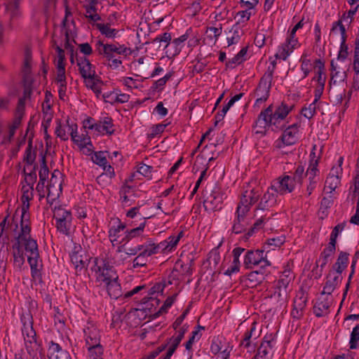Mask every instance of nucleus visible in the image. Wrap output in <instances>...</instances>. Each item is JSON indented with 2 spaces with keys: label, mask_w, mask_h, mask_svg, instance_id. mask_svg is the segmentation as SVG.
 I'll return each mask as SVG.
<instances>
[{
  "label": "nucleus",
  "mask_w": 359,
  "mask_h": 359,
  "mask_svg": "<svg viewBox=\"0 0 359 359\" xmlns=\"http://www.w3.org/2000/svg\"><path fill=\"white\" fill-rule=\"evenodd\" d=\"M273 339H264L259 346L254 359H265L273 349Z\"/></svg>",
  "instance_id": "nucleus-36"
},
{
  "label": "nucleus",
  "mask_w": 359,
  "mask_h": 359,
  "mask_svg": "<svg viewBox=\"0 0 359 359\" xmlns=\"http://www.w3.org/2000/svg\"><path fill=\"white\" fill-rule=\"evenodd\" d=\"M300 62L301 69L303 72L302 79H304L309 74L312 69L314 68L315 65H313L311 60L306 58V55L305 54L302 56Z\"/></svg>",
  "instance_id": "nucleus-46"
},
{
  "label": "nucleus",
  "mask_w": 359,
  "mask_h": 359,
  "mask_svg": "<svg viewBox=\"0 0 359 359\" xmlns=\"http://www.w3.org/2000/svg\"><path fill=\"white\" fill-rule=\"evenodd\" d=\"M264 219L263 218H260L257 219L252 225V226L250 227V229L245 233L244 236V240L247 241L249 237H250L252 233H254L255 229H258L261 228L264 224Z\"/></svg>",
  "instance_id": "nucleus-62"
},
{
  "label": "nucleus",
  "mask_w": 359,
  "mask_h": 359,
  "mask_svg": "<svg viewBox=\"0 0 359 359\" xmlns=\"http://www.w3.org/2000/svg\"><path fill=\"white\" fill-rule=\"evenodd\" d=\"M245 210L237 208L236 210V218L235 219L233 226L232 232L238 234L243 233L246 231L247 226L249 224V221L247 217V212H245Z\"/></svg>",
  "instance_id": "nucleus-19"
},
{
  "label": "nucleus",
  "mask_w": 359,
  "mask_h": 359,
  "mask_svg": "<svg viewBox=\"0 0 359 359\" xmlns=\"http://www.w3.org/2000/svg\"><path fill=\"white\" fill-rule=\"evenodd\" d=\"M293 263L287 262L283 266V271L281 272L278 283L282 287H287L289 284L294 279L293 273Z\"/></svg>",
  "instance_id": "nucleus-26"
},
{
  "label": "nucleus",
  "mask_w": 359,
  "mask_h": 359,
  "mask_svg": "<svg viewBox=\"0 0 359 359\" xmlns=\"http://www.w3.org/2000/svg\"><path fill=\"white\" fill-rule=\"evenodd\" d=\"M353 69L356 75H359V42H355L353 60Z\"/></svg>",
  "instance_id": "nucleus-63"
},
{
  "label": "nucleus",
  "mask_w": 359,
  "mask_h": 359,
  "mask_svg": "<svg viewBox=\"0 0 359 359\" xmlns=\"http://www.w3.org/2000/svg\"><path fill=\"white\" fill-rule=\"evenodd\" d=\"M21 331L24 338L25 349L29 355H32L39 346L36 331L34 327L22 330Z\"/></svg>",
  "instance_id": "nucleus-17"
},
{
  "label": "nucleus",
  "mask_w": 359,
  "mask_h": 359,
  "mask_svg": "<svg viewBox=\"0 0 359 359\" xmlns=\"http://www.w3.org/2000/svg\"><path fill=\"white\" fill-rule=\"evenodd\" d=\"M331 33L334 35H337L340 37V40L344 41H346V29L344 26L342 25L341 20H338L333 23Z\"/></svg>",
  "instance_id": "nucleus-43"
},
{
  "label": "nucleus",
  "mask_w": 359,
  "mask_h": 359,
  "mask_svg": "<svg viewBox=\"0 0 359 359\" xmlns=\"http://www.w3.org/2000/svg\"><path fill=\"white\" fill-rule=\"evenodd\" d=\"M185 331H186V330L184 329L183 327H182L178 331V332L176 334V335L172 336L170 339L169 343H170V346L169 348H173V350H175V351L176 350V348H177L178 345L180 344V343L181 342L182 339L184 337Z\"/></svg>",
  "instance_id": "nucleus-52"
},
{
  "label": "nucleus",
  "mask_w": 359,
  "mask_h": 359,
  "mask_svg": "<svg viewBox=\"0 0 359 359\" xmlns=\"http://www.w3.org/2000/svg\"><path fill=\"white\" fill-rule=\"evenodd\" d=\"M298 126L292 124L287 127L283 132L280 140L276 141V147L282 149L284 146L292 145L298 140Z\"/></svg>",
  "instance_id": "nucleus-12"
},
{
  "label": "nucleus",
  "mask_w": 359,
  "mask_h": 359,
  "mask_svg": "<svg viewBox=\"0 0 359 359\" xmlns=\"http://www.w3.org/2000/svg\"><path fill=\"white\" fill-rule=\"evenodd\" d=\"M315 76L312 79L313 86L315 88L314 97L319 100L325 88L326 76L325 75V65L320 60H315Z\"/></svg>",
  "instance_id": "nucleus-5"
},
{
  "label": "nucleus",
  "mask_w": 359,
  "mask_h": 359,
  "mask_svg": "<svg viewBox=\"0 0 359 359\" xmlns=\"http://www.w3.org/2000/svg\"><path fill=\"white\" fill-rule=\"evenodd\" d=\"M175 296L176 295L167 298V299L165 301L163 305L161 307V309L157 312L154 313V318L159 316L161 313L167 311L168 309L172 305L175 299Z\"/></svg>",
  "instance_id": "nucleus-59"
},
{
  "label": "nucleus",
  "mask_w": 359,
  "mask_h": 359,
  "mask_svg": "<svg viewBox=\"0 0 359 359\" xmlns=\"http://www.w3.org/2000/svg\"><path fill=\"white\" fill-rule=\"evenodd\" d=\"M48 355L49 359H72L69 353L53 341L48 344Z\"/></svg>",
  "instance_id": "nucleus-23"
},
{
  "label": "nucleus",
  "mask_w": 359,
  "mask_h": 359,
  "mask_svg": "<svg viewBox=\"0 0 359 359\" xmlns=\"http://www.w3.org/2000/svg\"><path fill=\"white\" fill-rule=\"evenodd\" d=\"M92 159L95 163L103 167L104 170L106 169V167L107 166V151H101L95 152Z\"/></svg>",
  "instance_id": "nucleus-49"
},
{
  "label": "nucleus",
  "mask_w": 359,
  "mask_h": 359,
  "mask_svg": "<svg viewBox=\"0 0 359 359\" xmlns=\"http://www.w3.org/2000/svg\"><path fill=\"white\" fill-rule=\"evenodd\" d=\"M291 110V107L282 103L275 109L272 105L262 111L253 126L255 134L264 136L270 126L279 128L280 123L285 118Z\"/></svg>",
  "instance_id": "nucleus-1"
},
{
  "label": "nucleus",
  "mask_w": 359,
  "mask_h": 359,
  "mask_svg": "<svg viewBox=\"0 0 359 359\" xmlns=\"http://www.w3.org/2000/svg\"><path fill=\"white\" fill-rule=\"evenodd\" d=\"M71 262L74 265L77 271H81L88 266V259L84 254L83 255L79 252H73L71 256Z\"/></svg>",
  "instance_id": "nucleus-37"
},
{
  "label": "nucleus",
  "mask_w": 359,
  "mask_h": 359,
  "mask_svg": "<svg viewBox=\"0 0 359 359\" xmlns=\"http://www.w3.org/2000/svg\"><path fill=\"white\" fill-rule=\"evenodd\" d=\"M88 351L89 359H103V348L100 344L88 346Z\"/></svg>",
  "instance_id": "nucleus-42"
},
{
  "label": "nucleus",
  "mask_w": 359,
  "mask_h": 359,
  "mask_svg": "<svg viewBox=\"0 0 359 359\" xmlns=\"http://www.w3.org/2000/svg\"><path fill=\"white\" fill-rule=\"evenodd\" d=\"M348 255L347 252H341L330 272L342 277L341 273L346 269L348 264Z\"/></svg>",
  "instance_id": "nucleus-27"
},
{
  "label": "nucleus",
  "mask_w": 359,
  "mask_h": 359,
  "mask_svg": "<svg viewBox=\"0 0 359 359\" xmlns=\"http://www.w3.org/2000/svg\"><path fill=\"white\" fill-rule=\"evenodd\" d=\"M336 245L329 243L328 246L321 252L319 259L316 261V265L321 268V270L325 266L329 261V258L334 253Z\"/></svg>",
  "instance_id": "nucleus-33"
},
{
  "label": "nucleus",
  "mask_w": 359,
  "mask_h": 359,
  "mask_svg": "<svg viewBox=\"0 0 359 359\" xmlns=\"http://www.w3.org/2000/svg\"><path fill=\"white\" fill-rule=\"evenodd\" d=\"M342 173V168L340 165H334L325 181L324 190L327 193H332L340 184V176Z\"/></svg>",
  "instance_id": "nucleus-16"
},
{
  "label": "nucleus",
  "mask_w": 359,
  "mask_h": 359,
  "mask_svg": "<svg viewBox=\"0 0 359 359\" xmlns=\"http://www.w3.org/2000/svg\"><path fill=\"white\" fill-rule=\"evenodd\" d=\"M330 306V302L318 301L314 306V312L316 315L320 317L327 313Z\"/></svg>",
  "instance_id": "nucleus-45"
},
{
  "label": "nucleus",
  "mask_w": 359,
  "mask_h": 359,
  "mask_svg": "<svg viewBox=\"0 0 359 359\" xmlns=\"http://www.w3.org/2000/svg\"><path fill=\"white\" fill-rule=\"evenodd\" d=\"M318 163V159H312L306 172L305 177H307L309 180V184L306 187L308 196H310L312 194L319 182V170L317 168Z\"/></svg>",
  "instance_id": "nucleus-14"
},
{
  "label": "nucleus",
  "mask_w": 359,
  "mask_h": 359,
  "mask_svg": "<svg viewBox=\"0 0 359 359\" xmlns=\"http://www.w3.org/2000/svg\"><path fill=\"white\" fill-rule=\"evenodd\" d=\"M96 131L101 134H112V118L108 116H103L96 122Z\"/></svg>",
  "instance_id": "nucleus-31"
},
{
  "label": "nucleus",
  "mask_w": 359,
  "mask_h": 359,
  "mask_svg": "<svg viewBox=\"0 0 359 359\" xmlns=\"http://www.w3.org/2000/svg\"><path fill=\"white\" fill-rule=\"evenodd\" d=\"M95 50L108 62L111 66L110 61L112 59V45L105 42L104 40L99 39L95 43Z\"/></svg>",
  "instance_id": "nucleus-30"
},
{
  "label": "nucleus",
  "mask_w": 359,
  "mask_h": 359,
  "mask_svg": "<svg viewBox=\"0 0 359 359\" xmlns=\"http://www.w3.org/2000/svg\"><path fill=\"white\" fill-rule=\"evenodd\" d=\"M299 41H296V43L294 42L292 43V39L286 38L285 41L278 46L275 57L276 59L285 60L293 50L299 47Z\"/></svg>",
  "instance_id": "nucleus-21"
},
{
  "label": "nucleus",
  "mask_w": 359,
  "mask_h": 359,
  "mask_svg": "<svg viewBox=\"0 0 359 359\" xmlns=\"http://www.w3.org/2000/svg\"><path fill=\"white\" fill-rule=\"evenodd\" d=\"M204 197L203 203L205 209L213 211L221 209L224 199V194L221 190L215 188L208 194L206 193Z\"/></svg>",
  "instance_id": "nucleus-9"
},
{
  "label": "nucleus",
  "mask_w": 359,
  "mask_h": 359,
  "mask_svg": "<svg viewBox=\"0 0 359 359\" xmlns=\"http://www.w3.org/2000/svg\"><path fill=\"white\" fill-rule=\"evenodd\" d=\"M142 301V302L140 307L134 309V311H132V314L134 316L137 317L140 320H144L148 316L154 318V314L151 313V308L150 306H154V305H158L159 300L151 297L149 298L144 297Z\"/></svg>",
  "instance_id": "nucleus-11"
},
{
  "label": "nucleus",
  "mask_w": 359,
  "mask_h": 359,
  "mask_svg": "<svg viewBox=\"0 0 359 359\" xmlns=\"http://www.w3.org/2000/svg\"><path fill=\"white\" fill-rule=\"evenodd\" d=\"M92 270L95 272L96 280L106 290L111 297V283L112 281V259L109 254H101L94 259Z\"/></svg>",
  "instance_id": "nucleus-3"
},
{
  "label": "nucleus",
  "mask_w": 359,
  "mask_h": 359,
  "mask_svg": "<svg viewBox=\"0 0 359 359\" xmlns=\"http://www.w3.org/2000/svg\"><path fill=\"white\" fill-rule=\"evenodd\" d=\"M20 323L22 324V330L33 327V317L29 311L22 312L20 316Z\"/></svg>",
  "instance_id": "nucleus-44"
},
{
  "label": "nucleus",
  "mask_w": 359,
  "mask_h": 359,
  "mask_svg": "<svg viewBox=\"0 0 359 359\" xmlns=\"http://www.w3.org/2000/svg\"><path fill=\"white\" fill-rule=\"evenodd\" d=\"M332 72H331V80L330 84H335L337 81H343L344 78V72L340 73L337 71L336 68L334 67L333 62L331 63Z\"/></svg>",
  "instance_id": "nucleus-58"
},
{
  "label": "nucleus",
  "mask_w": 359,
  "mask_h": 359,
  "mask_svg": "<svg viewBox=\"0 0 359 359\" xmlns=\"http://www.w3.org/2000/svg\"><path fill=\"white\" fill-rule=\"evenodd\" d=\"M49 175V170L46 164V159L45 156H41V168L39 172V180L46 181Z\"/></svg>",
  "instance_id": "nucleus-55"
},
{
  "label": "nucleus",
  "mask_w": 359,
  "mask_h": 359,
  "mask_svg": "<svg viewBox=\"0 0 359 359\" xmlns=\"http://www.w3.org/2000/svg\"><path fill=\"white\" fill-rule=\"evenodd\" d=\"M307 298L303 292H299L295 297L293 302V309L291 315L294 318H300L306 305Z\"/></svg>",
  "instance_id": "nucleus-25"
},
{
  "label": "nucleus",
  "mask_w": 359,
  "mask_h": 359,
  "mask_svg": "<svg viewBox=\"0 0 359 359\" xmlns=\"http://www.w3.org/2000/svg\"><path fill=\"white\" fill-rule=\"evenodd\" d=\"M53 218L55 219L57 230L62 234L69 236L71 233L72 217L69 210L61 206H55L53 209Z\"/></svg>",
  "instance_id": "nucleus-4"
},
{
  "label": "nucleus",
  "mask_w": 359,
  "mask_h": 359,
  "mask_svg": "<svg viewBox=\"0 0 359 359\" xmlns=\"http://www.w3.org/2000/svg\"><path fill=\"white\" fill-rule=\"evenodd\" d=\"M222 33V27L221 25L219 27H210L206 30V37L215 43Z\"/></svg>",
  "instance_id": "nucleus-48"
},
{
  "label": "nucleus",
  "mask_w": 359,
  "mask_h": 359,
  "mask_svg": "<svg viewBox=\"0 0 359 359\" xmlns=\"http://www.w3.org/2000/svg\"><path fill=\"white\" fill-rule=\"evenodd\" d=\"M244 265L247 269H251L256 266L264 269L271 265L268 260L266 252L264 250H248L245 256Z\"/></svg>",
  "instance_id": "nucleus-6"
},
{
  "label": "nucleus",
  "mask_w": 359,
  "mask_h": 359,
  "mask_svg": "<svg viewBox=\"0 0 359 359\" xmlns=\"http://www.w3.org/2000/svg\"><path fill=\"white\" fill-rule=\"evenodd\" d=\"M27 262L30 266L31 276L35 280H41V270H42V261L40 259V255L36 257H28Z\"/></svg>",
  "instance_id": "nucleus-29"
},
{
  "label": "nucleus",
  "mask_w": 359,
  "mask_h": 359,
  "mask_svg": "<svg viewBox=\"0 0 359 359\" xmlns=\"http://www.w3.org/2000/svg\"><path fill=\"white\" fill-rule=\"evenodd\" d=\"M131 52L130 48L124 45H120L118 42L114 41V53H117L123 57H126L127 55H130Z\"/></svg>",
  "instance_id": "nucleus-56"
},
{
  "label": "nucleus",
  "mask_w": 359,
  "mask_h": 359,
  "mask_svg": "<svg viewBox=\"0 0 359 359\" xmlns=\"http://www.w3.org/2000/svg\"><path fill=\"white\" fill-rule=\"evenodd\" d=\"M83 333L87 346L100 344V331L93 321L87 322L83 327Z\"/></svg>",
  "instance_id": "nucleus-18"
},
{
  "label": "nucleus",
  "mask_w": 359,
  "mask_h": 359,
  "mask_svg": "<svg viewBox=\"0 0 359 359\" xmlns=\"http://www.w3.org/2000/svg\"><path fill=\"white\" fill-rule=\"evenodd\" d=\"M226 40L228 46L238 43L241 36L243 34V30L239 24L236 23L227 32Z\"/></svg>",
  "instance_id": "nucleus-32"
},
{
  "label": "nucleus",
  "mask_w": 359,
  "mask_h": 359,
  "mask_svg": "<svg viewBox=\"0 0 359 359\" xmlns=\"http://www.w3.org/2000/svg\"><path fill=\"white\" fill-rule=\"evenodd\" d=\"M224 346L220 339H214L211 344L210 351L215 355L221 353L222 359H227L229 356L230 350L229 349V346H226L224 348Z\"/></svg>",
  "instance_id": "nucleus-35"
},
{
  "label": "nucleus",
  "mask_w": 359,
  "mask_h": 359,
  "mask_svg": "<svg viewBox=\"0 0 359 359\" xmlns=\"http://www.w3.org/2000/svg\"><path fill=\"white\" fill-rule=\"evenodd\" d=\"M86 17L93 22H96L100 19L99 15L95 13V6L92 4L86 7Z\"/></svg>",
  "instance_id": "nucleus-64"
},
{
  "label": "nucleus",
  "mask_w": 359,
  "mask_h": 359,
  "mask_svg": "<svg viewBox=\"0 0 359 359\" xmlns=\"http://www.w3.org/2000/svg\"><path fill=\"white\" fill-rule=\"evenodd\" d=\"M271 185L279 195H285L291 193L296 186L292 180V177L288 175L280 177L273 180Z\"/></svg>",
  "instance_id": "nucleus-13"
},
{
  "label": "nucleus",
  "mask_w": 359,
  "mask_h": 359,
  "mask_svg": "<svg viewBox=\"0 0 359 359\" xmlns=\"http://www.w3.org/2000/svg\"><path fill=\"white\" fill-rule=\"evenodd\" d=\"M67 127L68 128V131H69L72 140L77 146L83 145V143H86L88 140H90V137L87 132L85 134L83 133L81 135H79L77 124L74 122L70 121L69 118H67Z\"/></svg>",
  "instance_id": "nucleus-22"
},
{
  "label": "nucleus",
  "mask_w": 359,
  "mask_h": 359,
  "mask_svg": "<svg viewBox=\"0 0 359 359\" xmlns=\"http://www.w3.org/2000/svg\"><path fill=\"white\" fill-rule=\"evenodd\" d=\"M172 36L171 34L168 32H165L163 34L158 35L156 36L152 41V43L156 44L158 46V48L163 46L164 49H166L168 46L170 45L171 41Z\"/></svg>",
  "instance_id": "nucleus-40"
},
{
  "label": "nucleus",
  "mask_w": 359,
  "mask_h": 359,
  "mask_svg": "<svg viewBox=\"0 0 359 359\" xmlns=\"http://www.w3.org/2000/svg\"><path fill=\"white\" fill-rule=\"evenodd\" d=\"M345 225H346V223L344 222V223H341V224H337L333 229L332 233H331V236H330V242L336 245V242H337V238L339 233V232L342 231L345 227Z\"/></svg>",
  "instance_id": "nucleus-61"
},
{
  "label": "nucleus",
  "mask_w": 359,
  "mask_h": 359,
  "mask_svg": "<svg viewBox=\"0 0 359 359\" xmlns=\"http://www.w3.org/2000/svg\"><path fill=\"white\" fill-rule=\"evenodd\" d=\"M260 191L259 188H248L243 191L241 196V201L237 208H243L245 212H248L250 206L255 204L259 199Z\"/></svg>",
  "instance_id": "nucleus-10"
},
{
  "label": "nucleus",
  "mask_w": 359,
  "mask_h": 359,
  "mask_svg": "<svg viewBox=\"0 0 359 359\" xmlns=\"http://www.w3.org/2000/svg\"><path fill=\"white\" fill-rule=\"evenodd\" d=\"M67 126V120L66 121V123L64 126L61 124L60 120L57 121V126L55 128V133L56 134L57 137H60L63 141H66L69 139L67 133H69V131H68V128Z\"/></svg>",
  "instance_id": "nucleus-47"
},
{
  "label": "nucleus",
  "mask_w": 359,
  "mask_h": 359,
  "mask_svg": "<svg viewBox=\"0 0 359 359\" xmlns=\"http://www.w3.org/2000/svg\"><path fill=\"white\" fill-rule=\"evenodd\" d=\"M318 102V100H316V97H315L314 100L313 101L312 103H311L308 107H306L302 109V115L307 118H312L316 112Z\"/></svg>",
  "instance_id": "nucleus-53"
},
{
  "label": "nucleus",
  "mask_w": 359,
  "mask_h": 359,
  "mask_svg": "<svg viewBox=\"0 0 359 359\" xmlns=\"http://www.w3.org/2000/svg\"><path fill=\"white\" fill-rule=\"evenodd\" d=\"M62 194V184L59 183L57 185L54 184H49L48 186L47 203L50 205L53 204L59 198Z\"/></svg>",
  "instance_id": "nucleus-34"
},
{
  "label": "nucleus",
  "mask_w": 359,
  "mask_h": 359,
  "mask_svg": "<svg viewBox=\"0 0 359 359\" xmlns=\"http://www.w3.org/2000/svg\"><path fill=\"white\" fill-rule=\"evenodd\" d=\"M359 341V324L356 325L351 334L349 341L350 348L355 349L358 347V341Z\"/></svg>",
  "instance_id": "nucleus-57"
},
{
  "label": "nucleus",
  "mask_w": 359,
  "mask_h": 359,
  "mask_svg": "<svg viewBox=\"0 0 359 359\" xmlns=\"http://www.w3.org/2000/svg\"><path fill=\"white\" fill-rule=\"evenodd\" d=\"M248 48H243L238 54H236L231 60H229L226 65L230 68L235 67L237 65L241 64L245 60V56L247 54Z\"/></svg>",
  "instance_id": "nucleus-41"
},
{
  "label": "nucleus",
  "mask_w": 359,
  "mask_h": 359,
  "mask_svg": "<svg viewBox=\"0 0 359 359\" xmlns=\"http://www.w3.org/2000/svg\"><path fill=\"white\" fill-rule=\"evenodd\" d=\"M56 50L57 52V57L56 59V68L57 70H64L65 69V51L60 46L56 47Z\"/></svg>",
  "instance_id": "nucleus-54"
},
{
  "label": "nucleus",
  "mask_w": 359,
  "mask_h": 359,
  "mask_svg": "<svg viewBox=\"0 0 359 359\" xmlns=\"http://www.w3.org/2000/svg\"><path fill=\"white\" fill-rule=\"evenodd\" d=\"M306 173L304 172V166L299 164L295 168L294 172L292 173V181L295 184H302Z\"/></svg>",
  "instance_id": "nucleus-51"
},
{
  "label": "nucleus",
  "mask_w": 359,
  "mask_h": 359,
  "mask_svg": "<svg viewBox=\"0 0 359 359\" xmlns=\"http://www.w3.org/2000/svg\"><path fill=\"white\" fill-rule=\"evenodd\" d=\"M23 86H24V91H23V97L25 100L27 98H29L32 92V78L27 74L25 73L23 77Z\"/></svg>",
  "instance_id": "nucleus-50"
},
{
  "label": "nucleus",
  "mask_w": 359,
  "mask_h": 359,
  "mask_svg": "<svg viewBox=\"0 0 359 359\" xmlns=\"http://www.w3.org/2000/svg\"><path fill=\"white\" fill-rule=\"evenodd\" d=\"M188 39V34L186 33L180 37L175 39L165 50L168 57H173L179 55L184 46V42Z\"/></svg>",
  "instance_id": "nucleus-24"
},
{
  "label": "nucleus",
  "mask_w": 359,
  "mask_h": 359,
  "mask_svg": "<svg viewBox=\"0 0 359 359\" xmlns=\"http://www.w3.org/2000/svg\"><path fill=\"white\" fill-rule=\"evenodd\" d=\"M182 232L180 233L177 236H170L167 240L160 243V247L163 251L172 250L178 243Z\"/></svg>",
  "instance_id": "nucleus-38"
},
{
  "label": "nucleus",
  "mask_w": 359,
  "mask_h": 359,
  "mask_svg": "<svg viewBox=\"0 0 359 359\" xmlns=\"http://www.w3.org/2000/svg\"><path fill=\"white\" fill-rule=\"evenodd\" d=\"M341 280L342 277L329 271L321 294L331 295Z\"/></svg>",
  "instance_id": "nucleus-28"
},
{
  "label": "nucleus",
  "mask_w": 359,
  "mask_h": 359,
  "mask_svg": "<svg viewBox=\"0 0 359 359\" xmlns=\"http://www.w3.org/2000/svg\"><path fill=\"white\" fill-rule=\"evenodd\" d=\"M152 170L153 168L151 166L146 165L144 163H141L139 165H137V172H139L140 174L146 177L151 178Z\"/></svg>",
  "instance_id": "nucleus-60"
},
{
  "label": "nucleus",
  "mask_w": 359,
  "mask_h": 359,
  "mask_svg": "<svg viewBox=\"0 0 359 359\" xmlns=\"http://www.w3.org/2000/svg\"><path fill=\"white\" fill-rule=\"evenodd\" d=\"M76 62L79 67V71L82 78L87 81V86L94 85L93 79L95 76V71L90 60L84 56H79L76 53Z\"/></svg>",
  "instance_id": "nucleus-7"
},
{
  "label": "nucleus",
  "mask_w": 359,
  "mask_h": 359,
  "mask_svg": "<svg viewBox=\"0 0 359 359\" xmlns=\"http://www.w3.org/2000/svg\"><path fill=\"white\" fill-rule=\"evenodd\" d=\"M271 81L272 80H271V72H269L268 74H264L261 79L255 91V106L259 107L268 99L269 96Z\"/></svg>",
  "instance_id": "nucleus-8"
},
{
  "label": "nucleus",
  "mask_w": 359,
  "mask_h": 359,
  "mask_svg": "<svg viewBox=\"0 0 359 359\" xmlns=\"http://www.w3.org/2000/svg\"><path fill=\"white\" fill-rule=\"evenodd\" d=\"M22 195L21 201L22 202V206L21 209L20 220L30 219V214L29 212V201L33 198L34 187L27 184H23L21 189Z\"/></svg>",
  "instance_id": "nucleus-15"
},
{
  "label": "nucleus",
  "mask_w": 359,
  "mask_h": 359,
  "mask_svg": "<svg viewBox=\"0 0 359 359\" xmlns=\"http://www.w3.org/2000/svg\"><path fill=\"white\" fill-rule=\"evenodd\" d=\"M278 193L272 185L267 189L261 198L259 208L262 210L273 207L278 201Z\"/></svg>",
  "instance_id": "nucleus-20"
},
{
  "label": "nucleus",
  "mask_w": 359,
  "mask_h": 359,
  "mask_svg": "<svg viewBox=\"0 0 359 359\" xmlns=\"http://www.w3.org/2000/svg\"><path fill=\"white\" fill-rule=\"evenodd\" d=\"M32 226L30 219H23L15 224L13 232L15 233V243L13 248H24L27 257L39 256L38 243L36 239L31 236Z\"/></svg>",
  "instance_id": "nucleus-2"
},
{
  "label": "nucleus",
  "mask_w": 359,
  "mask_h": 359,
  "mask_svg": "<svg viewBox=\"0 0 359 359\" xmlns=\"http://www.w3.org/2000/svg\"><path fill=\"white\" fill-rule=\"evenodd\" d=\"M143 249V251L141 252L142 255L147 257H149L152 255L156 254L158 252L159 250H161V247H160V243L156 245L154 243L149 241L144 246L139 245L137 250H141Z\"/></svg>",
  "instance_id": "nucleus-39"
}]
</instances>
